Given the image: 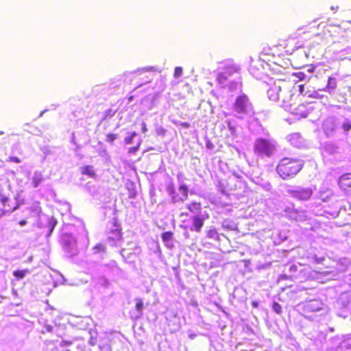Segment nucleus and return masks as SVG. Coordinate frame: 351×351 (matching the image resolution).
I'll return each mask as SVG.
<instances>
[{"mask_svg":"<svg viewBox=\"0 0 351 351\" xmlns=\"http://www.w3.org/2000/svg\"><path fill=\"white\" fill-rule=\"evenodd\" d=\"M110 235L108 237V241L112 242V245L115 244L116 242L122 240V232L119 228L112 230L110 232Z\"/></svg>","mask_w":351,"mask_h":351,"instance_id":"13","label":"nucleus"},{"mask_svg":"<svg viewBox=\"0 0 351 351\" xmlns=\"http://www.w3.org/2000/svg\"><path fill=\"white\" fill-rule=\"evenodd\" d=\"M179 191L182 193V196L179 197L177 194H176V191L174 190H171V198L173 202H183L188 199V193L189 189L186 185L181 184L179 186Z\"/></svg>","mask_w":351,"mask_h":351,"instance_id":"8","label":"nucleus"},{"mask_svg":"<svg viewBox=\"0 0 351 351\" xmlns=\"http://www.w3.org/2000/svg\"><path fill=\"white\" fill-rule=\"evenodd\" d=\"M337 86V84L335 78L329 77L328 79V84L326 86L323 88L324 91H330V90L335 89Z\"/></svg>","mask_w":351,"mask_h":351,"instance_id":"18","label":"nucleus"},{"mask_svg":"<svg viewBox=\"0 0 351 351\" xmlns=\"http://www.w3.org/2000/svg\"><path fill=\"white\" fill-rule=\"evenodd\" d=\"M333 195L334 193L332 190L328 188L320 190L319 192V197L324 202H328Z\"/></svg>","mask_w":351,"mask_h":351,"instance_id":"15","label":"nucleus"},{"mask_svg":"<svg viewBox=\"0 0 351 351\" xmlns=\"http://www.w3.org/2000/svg\"><path fill=\"white\" fill-rule=\"evenodd\" d=\"M288 141L291 145L296 147L302 146L303 140L301 136L298 133L291 134L288 136Z\"/></svg>","mask_w":351,"mask_h":351,"instance_id":"14","label":"nucleus"},{"mask_svg":"<svg viewBox=\"0 0 351 351\" xmlns=\"http://www.w3.org/2000/svg\"><path fill=\"white\" fill-rule=\"evenodd\" d=\"M297 81L291 78L278 79L270 86L267 90V97L271 101L279 102L280 106L287 111L295 115L298 118H305L309 113L306 106L296 104L294 99L293 90Z\"/></svg>","mask_w":351,"mask_h":351,"instance_id":"1","label":"nucleus"},{"mask_svg":"<svg viewBox=\"0 0 351 351\" xmlns=\"http://www.w3.org/2000/svg\"><path fill=\"white\" fill-rule=\"evenodd\" d=\"M146 131H147V128H146L145 124H143V132H145Z\"/></svg>","mask_w":351,"mask_h":351,"instance_id":"38","label":"nucleus"},{"mask_svg":"<svg viewBox=\"0 0 351 351\" xmlns=\"http://www.w3.org/2000/svg\"><path fill=\"white\" fill-rule=\"evenodd\" d=\"M233 109L240 115H254L255 112L249 97L242 94L239 95L234 103Z\"/></svg>","mask_w":351,"mask_h":351,"instance_id":"4","label":"nucleus"},{"mask_svg":"<svg viewBox=\"0 0 351 351\" xmlns=\"http://www.w3.org/2000/svg\"><path fill=\"white\" fill-rule=\"evenodd\" d=\"M291 195L301 201H307L313 195V191L310 187H299L294 190L289 191Z\"/></svg>","mask_w":351,"mask_h":351,"instance_id":"7","label":"nucleus"},{"mask_svg":"<svg viewBox=\"0 0 351 351\" xmlns=\"http://www.w3.org/2000/svg\"><path fill=\"white\" fill-rule=\"evenodd\" d=\"M117 138V134L109 133L106 135V141L112 143Z\"/></svg>","mask_w":351,"mask_h":351,"instance_id":"25","label":"nucleus"},{"mask_svg":"<svg viewBox=\"0 0 351 351\" xmlns=\"http://www.w3.org/2000/svg\"><path fill=\"white\" fill-rule=\"evenodd\" d=\"M285 213L287 215V217L298 220V218L299 217H302V215H300L303 211L299 210L294 207V204H292L291 206H287L284 210Z\"/></svg>","mask_w":351,"mask_h":351,"instance_id":"12","label":"nucleus"},{"mask_svg":"<svg viewBox=\"0 0 351 351\" xmlns=\"http://www.w3.org/2000/svg\"><path fill=\"white\" fill-rule=\"evenodd\" d=\"M240 69L237 64L234 63L228 64L225 65L222 71L218 73L217 80L219 84H223L230 77L238 73Z\"/></svg>","mask_w":351,"mask_h":351,"instance_id":"6","label":"nucleus"},{"mask_svg":"<svg viewBox=\"0 0 351 351\" xmlns=\"http://www.w3.org/2000/svg\"><path fill=\"white\" fill-rule=\"evenodd\" d=\"M339 187L344 191H351V173H344L339 179Z\"/></svg>","mask_w":351,"mask_h":351,"instance_id":"9","label":"nucleus"},{"mask_svg":"<svg viewBox=\"0 0 351 351\" xmlns=\"http://www.w3.org/2000/svg\"><path fill=\"white\" fill-rule=\"evenodd\" d=\"M161 238L163 242H168L173 239V233L171 231L165 232L162 234Z\"/></svg>","mask_w":351,"mask_h":351,"instance_id":"21","label":"nucleus"},{"mask_svg":"<svg viewBox=\"0 0 351 351\" xmlns=\"http://www.w3.org/2000/svg\"><path fill=\"white\" fill-rule=\"evenodd\" d=\"M81 173L83 175H87L90 178H95L96 173L93 169L92 166L90 165H86L81 169Z\"/></svg>","mask_w":351,"mask_h":351,"instance_id":"17","label":"nucleus"},{"mask_svg":"<svg viewBox=\"0 0 351 351\" xmlns=\"http://www.w3.org/2000/svg\"><path fill=\"white\" fill-rule=\"evenodd\" d=\"M271 308H272V310L274 311V312H275L276 314H278V315L282 314V308L279 303H278L276 302H274L271 304Z\"/></svg>","mask_w":351,"mask_h":351,"instance_id":"22","label":"nucleus"},{"mask_svg":"<svg viewBox=\"0 0 351 351\" xmlns=\"http://www.w3.org/2000/svg\"><path fill=\"white\" fill-rule=\"evenodd\" d=\"M139 148V144L137 145L136 146H134V147H130L129 150H128V152L130 154H134L135 153Z\"/></svg>","mask_w":351,"mask_h":351,"instance_id":"32","label":"nucleus"},{"mask_svg":"<svg viewBox=\"0 0 351 351\" xmlns=\"http://www.w3.org/2000/svg\"><path fill=\"white\" fill-rule=\"evenodd\" d=\"M134 134H132L131 136L126 137L124 140L125 144H130L132 142L133 137Z\"/></svg>","mask_w":351,"mask_h":351,"instance_id":"33","label":"nucleus"},{"mask_svg":"<svg viewBox=\"0 0 351 351\" xmlns=\"http://www.w3.org/2000/svg\"><path fill=\"white\" fill-rule=\"evenodd\" d=\"M187 215H188V213H182L180 214V216H181V217H183V216H187Z\"/></svg>","mask_w":351,"mask_h":351,"instance_id":"39","label":"nucleus"},{"mask_svg":"<svg viewBox=\"0 0 351 351\" xmlns=\"http://www.w3.org/2000/svg\"><path fill=\"white\" fill-rule=\"evenodd\" d=\"M308 307L311 309V311H319L321 309L320 307H317L316 308H313V302H311L309 304H308Z\"/></svg>","mask_w":351,"mask_h":351,"instance_id":"35","label":"nucleus"},{"mask_svg":"<svg viewBox=\"0 0 351 351\" xmlns=\"http://www.w3.org/2000/svg\"><path fill=\"white\" fill-rule=\"evenodd\" d=\"M186 208L192 213H198L202 210L200 202H193L186 205Z\"/></svg>","mask_w":351,"mask_h":351,"instance_id":"16","label":"nucleus"},{"mask_svg":"<svg viewBox=\"0 0 351 351\" xmlns=\"http://www.w3.org/2000/svg\"><path fill=\"white\" fill-rule=\"evenodd\" d=\"M336 351H351V334L343 337Z\"/></svg>","mask_w":351,"mask_h":351,"instance_id":"10","label":"nucleus"},{"mask_svg":"<svg viewBox=\"0 0 351 351\" xmlns=\"http://www.w3.org/2000/svg\"><path fill=\"white\" fill-rule=\"evenodd\" d=\"M7 161L9 162H16V163H19V162H21V159L19 158L18 157H16V156H10L7 160Z\"/></svg>","mask_w":351,"mask_h":351,"instance_id":"31","label":"nucleus"},{"mask_svg":"<svg viewBox=\"0 0 351 351\" xmlns=\"http://www.w3.org/2000/svg\"><path fill=\"white\" fill-rule=\"evenodd\" d=\"M93 250L95 251L96 253H99L105 252L106 247L103 244L98 243L93 247Z\"/></svg>","mask_w":351,"mask_h":351,"instance_id":"26","label":"nucleus"},{"mask_svg":"<svg viewBox=\"0 0 351 351\" xmlns=\"http://www.w3.org/2000/svg\"><path fill=\"white\" fill-rule=\"evenodd\" d=\"M115 114V111L112 109H108L104 112V119H107L113 117Z\"/></svg>","mask_w":351,"mask_h":351,"instance_id":"28","label":"nucleus"},{"mask_svg":"<svg viewBox=\"0 0 351 351\" xmlns=\"http://www.w3.org/2000/svg\"><path fill=\"white\" fill-rule=\"evenodd\" d=\"M299 92L302 95H307L309 97H313V98H319L318 93L317 92H315L314 94H311L309 91L304 93V84H300L298 86Z\"/></svg>","mask_w":351,"mask_h":351,"instance_id":"19","label":"nucleus"},{"mask_svg":"<svg viewBox=\"0 0 351 351\" xmlns=\"http://www.w3.org/2000/svg\"><path fill=\"white\" fill-rule=\"evenodd\" d=\"M20 226H25L27 223V221L25 219H22L19 221Z\"/></svg>","mask_w":351,"mask_h":351,"instance_id":"36","label":"nucleus"},{"mask_svg":"<svg viewBox=\"0 0 351 351\" xmlns=\"http://www.w3.org/2000/svg\"><path fill=\"white\" fill-rule=\"evenodd\" d=\"M291 76L296 77L298 80H303L305 78L306 75L303 72H295L293 73Z\"/></svg>","mask_w":351,"mask_h":351,"instance_id":"27","label":"nucleus"},{"mask_svg":"<svg viewBox=\"0 0 351 351\" xmlns=\"http://www.w3.org/2000/svg\"><path fill=\"white\" fill-rule=\"evenodd\" d=\"M182 74V68L181 66H176L174 69L173 76L179 77Z\"/></svg>","mask_w":351,"mask_h":351,"instance_id":"29","label":"nucleus"},{"mask_svg":"<svg viewBox=\"0 0 351 351\" xmlns=\"http://www.w3.org/2000/svg\"><path fill=\"white\" fill-rule=\"evenodd\" d=\"M180 126H182V127H183V128H190V127H191L190 123H188V122H181V123H180Z\"/></svg>","mask_w":351,"mask_h":351,"instance_id":"34","label":"nucleus"},{"mask_svg":"<svg viewBox=\"0 0 351 351\" xmlns=\"http://www.w3.org/2000/svg\"><path fill=\"white\" fill-rule=\"evenodd\" d=\"M342 128L345 132H348L351 129V123L349 121L344 122L342 124Z\"/></svg>","mask_w":351,"mask_h":351,"instance_id":"30","label":"nucleus"},{"mask_svg":"<svg viewBox=\"0 0 351 351\" xmlns=\"http://www.w3.org/2000/svg\"><path fill=\"white\" fill-rule=\"evenodd\" d=\"M193 226L191 228V231L200 232L204 226V219L199 215H194L191 217Z\"/></svg>","mask_w":351,"mask_h":351,"instance_id":"11","label":"nucleus"},{"mask_svg":"<svg viewBox=\"0 0 351 351\" xmlns=\"http://www.w3.org/2000/svg\"><path fill=\"white\" fill-rule=\"evenodd\" d=\"M10 187L8 186L6 190L0 189V202L3 206V208L0 210V216H4L7 213H11L18 209L20 204L18 202H12L11 199Z\"/></svg>","mask_w":351,"mask_h":351,"instance_id":"3","label":"nucleus"},{"mask_svg":"<svg viewBox=\"0 0 351 351\" xmlns=\"http://www.w3.org/2000/svg\"><path fill=\"white\" fill-rule=\"evenodd\" d=\"M43 178L40 174H35L32 180V183L34 187H37L43 182Z\"/></svg>","mask_w":351,"mask_h":351,"instance_id":"20","label":"nucleus"},{"mask_svg":"<svg viewBox=\"0 0 351 351\" xmlns=\"http://www.w3.org/2000/svg\"><path fill=\"white\" fill-rule=\"evenodd\" d=\"M252 306L255 308H256L258 306V303L256 302H252Z\"/></svg>","mask_w":351,"mask_h":351,"instance_id":"37","label":"nucleus"},{"mask_svg":"<svg viewBox=\"0 0 351 351\" xmlns=\"http://www.w3.org/2000/svg\"><path fill=\"white\" fill-rule=\"evenodd\" d=\"M254 150L258 155L271 156L273 154L274 147L269 141L258 138L256 141Z\"/></svg>","mask_w":351,"mask_h":351,"instance_id":"5","label":"nucleus"},{"mask_svg":"<svg viewBox=\"0 0 351 351\" xmlns=\"http://www.w3.org/2000/svg\"><path fill=\"white\" fill-rule=\"evenodd\" d=\"M27 273V270H16L13 272V275L16 279L21 280L25 277Z\"/></svg>","mask_w":351,"mask_h":351,"instance_id":"23","label":"nucleus"},{"mask_svg":"<svg viewBox=\"0 0 351 351\" xmlns=\"http://www.w3.org/2000/svg\"><path fill=\"white\" fill-rule=\"evenodd\" d=\"M136 309L140 313V315H142V311L143 308V300L140 298L136 299Z\"/></svg>","mask_w":351,"mask_h":351,"instance_id":"24","label":"nucleus"},{"mask_svg":"<svg viewBox=\"0 0 351 351\" xmlns=\"http://www.w3.org/2000/svg\"><path fill=\"white\" fill-rule=\"evenodd\" d=\"M304 165V162L300 158L284 157L278 161L276 171L281 179L291 180L300 173Z\"/></svg>","mask_w":351,"mask_h":351,"instance_id":"2","label":"nucleus"},{"mask_svg":"<svg viewBox=\"0 0 351 351\" xmlns=\"http://www.w3.org/2000/svg\"><path fill=\"white\" fill-rule=\"evenodd\" d=\"M347 23H350L351 25V20L347 21Z\"/></svg>","mask_w":351,"mask_h":351,"instance_id":"40","label":"nucleus"}]
</instances>
